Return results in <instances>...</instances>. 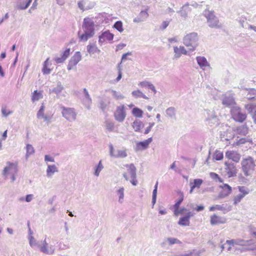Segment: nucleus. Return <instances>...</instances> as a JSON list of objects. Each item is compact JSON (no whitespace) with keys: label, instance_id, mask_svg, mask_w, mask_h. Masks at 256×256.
<instances>
[{"label":"nucleus","instance_id":"obj_10","mask_svg":"<svg viewBox=\"0 0 256 256\" xmlns=\"http://www.w3.org/2000/svg\"><path fill=\"white\" fill-rule=\"evenodd\" d=\"M126 166L128 168V170L132 180L130 182L133 186H136L138 184V180H136V168L134 164H127Z\"/></svg>","mask_w":256,"mask_h":256},{"label":"nucleus","instance_id":"obj_14","mask_svg":"<svg viewBox=\"0 0 256 256\" xmlns=\"http://www.w3.org/2000/svg\"><path fill=\"white\" fill-rule=\"evenodd\" d=\"M152 138H150L143 142H138L136 144L135 150L138 152L146 149L148 147L150 143L152 142Z\"/></svg>","mask_w":256,"mask_h":256},{"label":"nucleus","instance_id":"obj_64","mask_svg":"<svg viewBox=\"0 0 256 256\" xmlns=\"http://www.w3.org/2000/svg\"><path fill=\"white\" fill-rule=\"evenodd\" d=\"M106 127L108 130L112 131L114 129V124L112 122H106Z\"/></svg>","mask_w":256,"mask_h":256},{"label":"nucleus","instance_id":"obj_60","mask_svg":"<svg viewBox=\"0 0 256 256\" xmlns=\"http://www.w3.org/2000/svg\"><path fill=\"white\" fill-rule=\"evenodd\" d=\"M154 122H150L149 126L146 128V130L144 132V134H148L150 132V131L151 130L152 128L154 126Z\"/></svg>","mask_w":256,"mask_h":256},{"label":"nucleus","instance_id":"obj_26","mask_svg":"<svg viewBox=\"0 0 256 256\" xmlns=\"http://www.w3.org/2000/svg\"><path fill=\"white\" fill-rule=\"evenodd\" d=\"M204 250H193L191 252H190L188 253H182L175 254L173 256H200L202 252H204Z\"/></svg>","mask_w":256,"mask_h":256},{"label":"nucleus","instance_id":"obj_50","mask_svg":"<svg viewBox=\"0 0 256 256\" xmlns=\"http://www.w3.org/2000/svg\"><path fill=\"white\" fill-rule=\"evenodd\" d=\"M214 158L216 160H220L223 158V153L220 150H216L214 154Z\"/></svg>","mask_w":256,"mask_h":256},{"label":"nucleus","instance_id":"obj_37","mask_svg":"<svg viewBox=\"0 0 256 256\" xmlns=\"http://www.w3.org/2000/svg\"><path fill=\"white\" fill-rule=\"evenodd\" d=\"M26 158L28 160L30 156L33 154L34 152V149L32 146L30 144H27L26 147Z\"/></svg>","mask_w":256,"mask_h":256},{"label":"nucleus","instance_id":"obj_58","mask_svg":"<svg viewBox=\"0 0 256 256\" xmlns=\"http://www.w3.org/2000/svg\"><path fill=\"white\" fill-rule=\"evenodd\" d=\"M239 191L242 193V194H244V196L248 194L249 192V191L247 188H246L244 186H239L238 187Z\"/></svg>","mask_w":256,"mask_h":256},{"label":"nucleus","instance_id":"obj_7","mask_svg":"<svg viewBox=\"0 0 256 256\" xmlns=\"http://www.w3.org/2000/svg\"><path fill=\"white\" fill-rule=\"evenodd\" d=\"M204 115L207 125L212 126L218 124V118L214 110H207Z\"/></svg>","mask_w":256,"mask_h":256},{"label":"nucleus","instance_id":"obj_39","mask_svg":"<svg viewBox=\"0 0 256 256\" xmlns=\"http://www.w3.org/2000/svg\"><path fill=\"white\" fill-rule=\"evenodd\" d=\"M124 188L123 187L120 188L116 192V194L118 197V202L122 204L124 199Z\"/></svg>","mask_w":256,"mask_h":256},{"label":"nucleus","instance_id":"obj_51","mask_svg":"<svg viewBox=\"0 0 256 256\" xmlns=\"http://www.w3.org/2000/svg\"><path fill=\"white\" fill-rule=\"evenodd\" d=\"M114 28L116 29L118 32H122L124 29L122 27V23L121 21H118L114 25Z\"/></svg>","mask_w":256,"mask_h":256},{"label":"nucleus","instance_id":"obj_38","mask_svg":"<svg viewBox=\"0 0 256 256\" xmlns=\"http://www.w3.org/2000/svg\"><path fill=\"white\" fill-rule=\"evenodd\" d=\"M132 94L134 98H142L144 99L148 100V98L146 96L143 92L139 90L132 92Z\"/></svg>","mask_w":256,"mask_h":256},{"label":"nucleus","instance_id":"obj_6","mask_svg":"<svg viewBox=\"0 0 256 256\" xmlns=\"http://www.w3.org/2000/svg\"><path fill=\"white\" fill-rule=\"evenodd\" d=\"M204 14L207 19L208 26L211 28H218L219 21L214 13L209 10H206Z\"/></svg>","mask_w":256,"mask_h":256},{"label":"nucleus","instance_id":"obj_56","mask_svg":"<svg viewBox=\"0 0 256 256\" xmlns=\"http://www.w3.org/2000/svg\"><path fill=\"white\" fill-rule=\"evenodd\" d=\"M224 209V207L223 205H218L216 204L214 206H212L210 208V211H214L215 210H223Z\"/></svg>","mask_w":256,"mask_h":256},{"label":"nucleus","instance_id":"obj_40","mask_svg":"<svg viewBox=\"0 0 256 256\" xmlns=\"http://www.w3.org/2000/svg\"><path fill=\"white\" fill-rule=\"evenodd\" d=\"M178 224L182 226H189L190 224V220L188 216H182L180 218Z\"/></svg>","mask_w":256,"mask_h":256},{"label":"nucleus","instance_id":"obj_49","mask_svg":"<svg viewBox=\"0 0 256 256\" xmlns=\"http://www.w3.org/2000/svg\"><path fill=\"white\" fill-rule=\"evenodd\" d=\"M49 58H48L44 62V65H43V68L42 70V71L44 73V74H50L51 72V70L50 68H48L47 67V62Z\"/></svg>","mask_w":256,"mask_h":256},{"label":"nucleus","instance_id":"obj_9","mask_svg":"<svg viewBox=\"0 0 256 256\" xmlns=\"http://www.w3.org/2000/svg\"><path fill=\"white\" fill-rule=\"evenodd\" d=\"M126 107L124 105L118 106L114 112V116L116 120L120 122H124L126 117Z\"/></svg>","mask_w":256,"mask_h":256},{"label":"nucleus","instance_id":"obj_23","mask_svg":"<svg viewBox=\"0 0 256 256\" xmlns=\"http://www.w3.org/2000/svg\"><path fill=\"white\" fill-rule=\"evenodd\" d=\"M83 92L84 95V104L85 105L86 107L89 110L90 109V104L92 102V98L86 88H84L83 89Z\"/></svg>","mask_w":256,"mask_h":256},{"label":"nucleus","instance_id":"obj_30","mask_svg":"<svg viewBox=\"0 0 256 256\" xmlns=\"http://www.w3.org/2000/svg\"><path fill=\"white\" fill-rule=\"evenodd\" d=\"M167 243H168L169 245H172L176 244H181V242L176 238H168L164 242H163L162 244V246H164L167 244Z\"/></svg>","mask_w":256,"mask_h":256},{"label":"nucleus","instance_id":"obj_44","mask_svg":"<svg viewBox=\"0 0 256 256\" xmlns=\"http://www.w3.org/2000/svg\"><path fill=\"white\" fill-rule=\"evenodd\" d=\"M109 104L110 102L106 99L102 98L99 102L100 108L102 111H104Z\"/></svg>","mask_w":256,"mask_h":256},{"label":"nucleus","instance_id":"obj_13","mask_svg":"<svg viewBox=\"0 0 256 256\" xmlns=\"http://www.w3.org/2000/svg\"><path fill=\"white\" fill-rule=\"evenodd\" d=\"M222 104L226 106H235L236 102L232 94H225L222 99Z\"/></svg>","mask_w":256,"mask_h":256},{"label":"nucleus","instance_id":"obj_28","mask_svg":"<svg viewBox=\"0 0 256 256\" xmlns=\"http://www.w3.org/2000/svg\"><path fill=\"white\" fill-rule=\"evenodd\" d=\"M88 2V0H82L81 1H80L78 4V8L80 10H84L85 9H90L94 7V3H92L90 6H87Z\"/></svg>","mask_w":256,"mask_h":256},{"label":"nucleus","instance_id":"obj_59","mask_svg":"<svg viewBox=\"0 0 256 256\" xmlns=\"http://www.w3.org/2000/svg\"><path fill=\"white\" fill-rule=\"evenodd\" d=\"M32 2V0H28L26 4V6H22V5H18L17 6V8L19 10H26L29 6L30 5Z\"/></svg>","mask_w":256,"mask_h":256},{"label":"nucleus","instance_id":"obj_18","mask_svg":"<svg viewBox=\"0 0 256 256\" xmlns=\"http://www.w3.org/2000/svg\"><path fill=\"white\" fill-rule=\"evenodd\" d=\"M225 165L226 166L225 169L228 177H232L235 176L236 170L234 164L226 162Z\"/></svg>","mask_w":256,"mask_h":256},{"label":"nucleus","instance_id":"obj_36","mask_svg":"<svg viewBox=\"0 0 256 256\" xmlns=\"http://www.w3.org/2000/svg\"><path fill=\"white\" fill-rule=\"evenodd\" d=\"M58 170L55 165H48L46 170V175L50 177L55 172H58Z\"/></svg>","mask_w":256,"mask_h":256},{"label":"nucleus","instance_id":"obj_48","mask_svg":"<svg viewBox=\"0 0 256 256\" xmlns=\"http://www.w3.org/2000/svg\"><path fill=\"white\" fill-rule=\"evenodd\" d=\"M29 240H30V246L34 248V247L36 246L38 248H40V245L38 244V242H37L36 241V240L34 239V238L33 236H30L29 238Z\"/></svg>","mask_w":256,"mask_h":256},{"label":"nucleus","instance_id":"obj_24","mask_svg":"<svg viewBox=\"0 0 256 256\" xmlns=\"http://www.w3.org/2000/svg\"><path fill=\"white\" fill-rule=\"evenodd\" d=\"M234 131L238 134L246 136L248 133V128L246 124L237 127Z\"/></svg>","mask_w":256,"mask_h":256},{"label":"nucleus","instance_id":"obj_12","mask_svg":"<svg viewBox=\"0 0 256 256\" xmlns=\"http://www.w3.org/2000/svg\"><path fill=\"white\" fill-rule=\"evenodd\" d=\"M39 248L41 252L48 255L52 254L55 251L54 246L52 245L48 246L46 239L42 242V244L40 246Z\"/></svg>","mask_w":256,"mask_h":256},{"label":"nucleus","instance_id":"obj_42","mask_svg":"<svg viewBox=\"0 0 256 256\" xmlns=\"http://www.w3.org/2000/svg\"><path fill=\"white\" fill-rule=\"evenodd\" d=\"M132 114L134 116L141 118L142 117L143 111L138 108H134L132 110Z\"/></svg>","mask_w":256,"mask_h":256},{"label":"nucleus","instance_id":"obj_29","mask_svg":"<svg viewBox=\"0 0 256 256\" xmlns=\"http://www.w3.org/2000/svg\"><path fill=\"white\" fill-rule=\"evenodd\" d=\"M191 10L190 8L188 6V4H186L183 6L180 10L178 12V13L180 14V16L184 18H186L188 16V13Z\"/></svg>","mask_w":256,"mask_h":256},{"label":"nucleus","instance_id":"obj_34","mask_svg":"<svg viewBox=\"0 0 256 256\" xmlns=\"http://www.w3.org/2000/svg\"><path fill=\"white\" fill-rule=\"evenodd\" d=\"M167 116L170 118H176V110L174 107H170L166 110Z\"/></svg>","mask_w":256,"mask_h":256},{"label":"nucleus","instance_id":"obj_43","mask_svg":"<svg viewBox=\"0 0 256 256\" xmlns=\"http://www.w3.org/2000/svg\"><path fill=\"white\" fill-rule=\"evenodd\" d=\"M246 109L248 111V112L252 114L254 113H256V106L252 104H248L245 106Z\"/></svg>","mask_w":256,"mask_h":256},{"label":"nucleus","instance_id":"obj_45","mask_svg":"<svg viewBox=\"0 0 256 256\" xmlns=\"http://www.w3.org/2000/svg\"><path fill=\"white\" fill-rule=\"evenodd\" d=\"M104 166L102 163V161L100 160L97 165V166L95 168V170L94 172V176H98L100 175V173L101 172V170L103 169Z\"/></svg>","mask_w":256,"mask_h":256},{"label":"nucleus","instance_id":"obj_4","mask_svg":"<svg viewBox=\"0 0 256 256\" xmlns=\"http://www.w3.org/2000/svg\"><path fill=\"white\" fill-rule=\"evenodd\" d=\"M231 114L232 118L239 122H242L246 118V114L242 112L241 108L238 106H233L231 109Z\"/></svg>","mask_w":256,"mask_h":256},{"label":"nucleus","instance_id":"obj_63","mask_svg":"<svg viewBox=\"0 0 256 256\" xmlns=\"http://www.w3.org/2000/svg\"><path fill=\"white\" fill-rule=\"evenodd\" d=\"M180 48V52L182 53V54H184V55H187L188 54V52H189L188 50H187L184 46H180L179 47Z\"/></svg>","mask_w":256,"mask_h":256},{"label":"nucleus","instance_id":"obj_15","mask_svg":"<svg viewBox=\"0 0 256 256\" xmlns=\"http://www.w3.org/2000/svg\"><path fill=\"white\" fill-rule=\"evenodd\" d=\"M7 166H6L2 172V174L6 176L9 172L12 171L14 173H16L18 171L17 163H12L10 162H6Z\"/></svg>","mask_w":256,"mask_h":256},{"label":"nucleus","instance_id":"obj_2","mask_svg":"<svg viewBox=\"0 0 256 256\" xmlns=\"http://www.w3.org/2000/svg\"><path fill=\"white\" fill-rule=\"evenodd\" d=\"M242 169L245 176H250L256 168V162L253 158L248 156L244 158L241 162Z\"/></svg>","mask_w":256,"mask_h":256},{"label":"nucleus","instance_id":"obj_57","mask_svg":"<svg viewBox=\"0 0 256 256\" xmlns=\"http://www.w3.org/2000/svg\"><path fill=\"white\" fill-rule=\"evenodd\" d=\"M244 197V194H238L234 197V204H236L240 202L242 199Z\"/></svg>","mask_w":256,"mask_h":256},{"label":"nucleus","instance_id":"obj_3","mask_svg":"<svg viewBox=\"0 0 256 256\" xmlns=\"http://www.w3.org/2000/svg\"><path fill=\"white\" fill-rule=\"evenodd\" d=\"M198 34L195 32L186 34L183 38V44L188 48L189 52H194L198 46Z\"/></svg>","mask_w":256,"mask_h":256},{"label":"nucleus","instance_id":"obj_20","mask_svg":"<svg viewBox=\"0 0 256 256\" xmlns=\"http://www.w3.org/2000/svg\"><path fill=\"white\" fill-rule=\"evenodd\" d=\"M148 16V9L146 10H142L137 17L134 19V22L140 23L145 21Z\"/></svg>","mask_w":256,"mask_h":256},{"label":"nucleus","instance_id":"obj_19","mask_svg":"<svg viewBox=\"0 0 256 256\" xmlns=\"http://www.w3.org/2000/svg\"><path fill=\"white\" fill-rule=\"evenodd\" d=\"M196 60L200 68L202 70H204L206 67L210 66L209 62H208L206 58L204 56H197L196 57Z\"/></svg>","mask_w":256,"mask_h":256},{"label":"nucleus","instance_id":"obj_11","mask_svg":"<svg viewBox=\"0 0 256 256\" xmlns=\"http://www.w3.org/2000/svg\"><path fill=\"white\" fill-rule=\"evenodd\" d=\"M82 56L80 52H76L70 58L68 65V70H70L76 66L78 62L81 60Z\"/></svg>","mask_w":256,"mask_h":256},{"label":"nucleus","instance_id":"obj_55","mask_svg":"<svg viewBox=\"0 0 256 256\" xmlns=\"http://www.w3.org/2000/svg\"><path fill=\"white\" fill-rule=\"evenodd\" d=\"M184 200V196H182V197L178 200L174 204V214L177 215V210L178 209L180 206L182 202Z\"/></svg>","mask_w":256,"mask_h":256},{"label":"nucleus","instance_id":"obj_22","mask_svg":"<svg viewBox=\"0 0 256 256\" xmlns=\"http://www.w3.org/2000/svg\"><path fill=\"white\" fill-rule=\"evenodd\" d=\"M114 38V34L108 31L104 32L100 36H99L98 42L100 43H102L106 40H112Z\"/></svg>","mask_w":256,"mask_h":256},{"label":"nucleus","instance_id":"obj_52","mask_svg":"<svg viewBox=\"0 0 256 256\" xmlns=\"http://www.w3.org/2000/svg\"><path fill=\"white\" fill-rule=\"evenodd\" d=\"M44 104H42L39 110L38 111L37 113V118L38 119H42V118L44 116Z\"/></svg>","mask_w":256,"mask_h":256},{"label":"nucleus","instance_id":"obj_47","mask_svg":"<svg viewBox=\"0 0 256 256\" xmlns=\"http://www.w3.org/2000/svg\"><path fill=\"white\" fill-rule=\"evenodd\" d=\"M174 59H178L181 56V55L182 54L180 52V50L179 48H178V46H174Z\"/></svg>","mask_w":256,"mask_h":256},{"label":"nucleus","instance_id":"obj_1","mask_svg":"<svg viewBox=\"0 0 256 256\" xmlns=\"http://www.w3.org/2000/svg\"><path fill=\"white\" fill-rule=\"evenodd\" d=\"M94 22L92 18H86L84 20L82 25L83 33L78 32V36L80 40L86 42L89 38H92L94 34Z\"/></svg>","mask_w":256,"mask_h":256},{"label":"nucleus","instance_id":"obj_8","mask_svg":"<svg viewBox=\"0 0 256 256\" xmlns=\"http://www.w3.org/2000/svg\"><path fill=\"white\" fill-rule=\"evenodd\" d=\"M110 149V155L111 157L114 158H124L127 156L128 154L126 150H115L112 144L108 145Z\"/></svg>","mask_w":256,"mask_h":256},{"label":"nucleus","instance_id":"obj_46","mask_svg":"<svg viewBox=\"0 0 256 256\" xmlns=\"http://www.w3.org/2000/svg\"><path fill=\"white\" fill-rule=\"evenodd\" d=\"M236 245H240L242 246H248L250 244L251 240H246L240 238L236 239Z\"/></svg>","mask_w":256,"mask_h":256},{"label":"nucleus","instance_id":"obj_25","mask_svg":"<svg viewBox=\"0 0 256 256\" xmlns=\"http://www.w3.org/2000/svg\"><path fill=\"white\" fill-rule=\"evenodd\" d=\"M64 89V88L62 84V83L60 82H57V86L52 90H50V92H54L56 94L57 97L60 98V93Z\"/></svg>","mask_w":256,"mask_h":256},{"label":"nucleus","instance_id":"obj_33","mask_svg":"<svg viewBox=\"0 0 256 256\" xmlns=\"http://www.w3.org/2000/svg\"><path fill=\"white\" fill-rule=\"evenodd\" d=\"M86 49L88 52L92 54L96 52L99 53L100 52V50L94 44H90L87 46Z\"/></svg>","mask_w":256,"mask_h":256},{"label":"nucleus","instance_id":"obj_61","mask_svg":"<svg viewBox=\"0 0 256 256\" xmlns=\"http://www.w3.org/2000/svg\"><path fill=\"white\" fill-rule=\"evenodd\" d=\"M248 142L247 139L246 138H242L239 139L236 143L235 144L237 146H239L240 144H245L246 142Z\"/></svg>","mask_w":256,"mask_h":256},{"label":"nucleus","instance_id":"obj_53","mask_svg":"<svg viewBox=\"0 0 256 256\" xmlns=\"http://www.w3.org/2000/svg\"><path fill=\"white\" fill-rule=\"evenodd\" d=\"M202 179L197 178L194 179V183H190V185H193V187L200 188V185L202 183Z\"/></svg>","mask_w":256,"mask_h":256},{"label":"nucleus","instance_id":"obj_35","mask_svg":"<svg viewBox=\"0 0 256 256\" xmlns=\"http://www.w3.org/2000/svg\"><path fill=\"white\" fill-rule=\"evenodd\" d=\"M43 97L42 92H38L37 90H34L32 95V102L38 101L42 98Z\"/></svg>","mask_w":256,"mask_h":256},{"label":"nucleus","instance_id":"obj_21","mask_svg":"<svg viewBox=\"0 0 256 256\" xmlns=\"http://www.w3.org/2000/svg\"><path fill=\"white\" fill-rule=\"evenodd\" d=\"M210 222L212 225L224 224L226 222V219L224 217L219 216L214 214L211 216Z\"/></svg>","mask_w":256,"mask_h":256},{"label":"nucleus","instance_id":"obj_31","mask_svg":"<svg viewBox=\"0 0 256 256\" xmlns=\"http://www.w3.org/2000/svg\"><path fill=\"white\" fill-rule=\"evenodd\" d=\"M132 126L135 132H140L141 128L144 127V124L140 120H136L132 122Z\"/></svg>","mask_w":256,"mask_h":256},{"label":"nucleus","instance_id":"obj_41","mask_svg":"<svg viewBox=\"0 0 256 256\" xmlns=\"http://www.w3.org/2000/svg\"><path fill=\"white\" fill-rule=\"evenodd\" d=\"M248 90V92L246 95V98L248 100L254 99L256 97V90L254 88H250Z\"/></svg>","mask_w":256,"mask_h":256},{"label":"nucleus","instance_id":"obj_27","mask_svg":"<svg viewBox=\"0 0 256 256\" xmlns=\"http://www.w3.org/2000/svg\"><path fill=\"white\" fill-rule=\"evenodd\" d=\"M142 88H148L150 89L154 94L156 92V90L155 88V86L150 82L148 81H142L138 84Z\"/></svg>","mask_w":256,"mask_h":256},{"label":"nucleus","instance_id":"obj_16","mask_svg":"<svg viewBox=\"0 0 256 256\" xmlns=\"http://www.w3.org/2000/svg\"><path fill=\"white\" fill-rule=\"evenodd\" d=\"M226 157L230 160H232L236 162H238L240 160V154L237 152L228 150L226 152Z\"/></svg>","mask_w":256,"mask_h":256},{"label":"nucleus","instance_id":"obj_32","mask_svg":"<svg viewBox=\"0 0 256 256\" xmlns=\"http://www.w3.org/2000/svg\"><path fill=\"white\" fill-rule=\"evenodd\" d=\"M106 91L110 92L112 94V97L116 100L124 98V96L120 92L111 89L106 90Z\"/></svg>","mask_w":256,"mask_h":256},{"label":"nucleus","instance_id":"obj_5","mask_svg":"<svg viewBox=\"0 0 256 256\" xmlns=\"http://www.w3.org/2000/svg\"><path fill=\"white\" fill-rule=\"evenodd\" d=\"M62 114L64 118L69 122H74L76 120V112L75 110L72 108H66L62 106L60 108Z\"/></svg>","mask_w":256,"mask_h":256},{"label":"nucleus","instance_id":"obj_17","mask_svg":"<svg viewBox=\"0 0 256 256\" xmlns=\"http://www.w3.org/2000/svg\"><path fill=\"white\" fill-rule=\"evenodd\" d=\"M220 188H222V190L219 194V198H225L231 193L232 188L229 185L223 184L220 186Z\"/></svg>","mask_w":256,"mask_h":256},{"label":"nucleus","instance_id":"obj_62","mask_svg":"<svg viewBox=\"0 0 256 256\" xmlns=\"http://www.w3.org/2000/svg\"><path fill=\"white\" fill-rule=\"evenodd\" d=\"M70 48H66V50L63 54H62V56L65 58V60H66L68 57V56H70Z\"/></svg>","mask_w":256,"mask_h":256},{"label":"nucleus","instance_id":"obj_54","mask_svg":"<svg viewBox=\"0 0 256 256\" xmlns=\"http://www.w3.org/2000/svg\"><path fill=\"white\" fill-rule=\"evenodd\" d=\"M2 114L3 116L6 117L8 115L12 114V112L8 110L6 106H2L1 110Z\"/></svg>","mask_w":256,"mask_h":256}]
</instances>
